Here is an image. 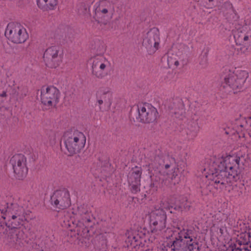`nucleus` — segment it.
I'll use <instances>...</instances> for the list:
<instances>
[{"label": "nucleus", "mask_w": 251, "mask_h": 251, "mask_svg": "<svg viewBox=\"0 0 251 251\" xmlns=\"http://www.w3.org/2000/svg\"><path fill=\"white\" fill-rule=\"evenodd\" d=\"M86 140L83 133L77 130L65 133L63 141L68 155L72 156L80 152L85 147Z\"/></svg>", "instance_id": "nucleus-5"}, {"label": "nucleus", "mask_w": 251, "mask_h": 251, "mask_svg": "<svg viewBox=\"0 0 251 251\" xmlns=\"http://www.w3.org/2000/svg\"><path fill=\"white\" fill-rule=\"evenodd\" d=\"M40 99L44 108L50 110L55 107L59 101L60 93L53 86H44L41 88Z\"/></svg>", "instance_id": "nucleus-7"}, {"label": "nucleus", "mask_w": 251, "mask_h": 251, "mask_svg": "<svg viewBox=\"0 0 251 251\" xmlns=\"http://www.w3.org/2000/svg\"><path fill=\"white\" fill-rule=\"evenodd\" d=\"M234 38L237 45L251 44V28L247 30L244 28L237 30L234 33Z\"/></svg>", "instance_id": "nucleus-19"}, {"label": "nucleus", "mask_w": 251, "mask_h": 251, "mask_svg": "<svg viewBox=\"0 0 251 251\" xmlns=\"http://www.w3.org/2000/svg\"><path fill=\"white\" fill-rule=\"evenodd\" d=\"M93 19L100 25H106L115 11L114 3L108 0H100L95 5Z\"/></svg>", "instance_id": "nucleus-6"}, {"label": "nucleus", "mask_w": 251, "mask_h": 251, "mask_svg": "<svg viewBox=\"0 0 251 251\" xmlns=\"http://www.w3.org/2000/svg\"><path fill=\"white\" fill-rule=\"evenodd\" d=\"M137 121L144 124L155 122L158 117L157 109L148 103H139L137 105Z\"/></svg>", "instance_id": "nucleus-10"}, {"label": "nucleus", "mask_w": 251, "mask_h": 251, "mask_svg": "<svg viewBox=\"0 0 251 251\" xmlns=\"http://www.w3.org/2000/svg\"><path fill=\"white\" fill-rule=\"evenodd\" d=\"M97 102L100 108L101 105L104 104L105 105L110 106L113 100V93L110 89L107 87L100 88L96 94Z\"/></svg>", "instance_id": "nucleus-18"}, {"label": "nucleus", "mask_w": 251, "mask_h": 251, "mask_svg": "<svg viewBox=\"0 0 251 251\" xmlns=\"http://www.w3.org/2000/svg\"><path fill=\"white\" fill-rule=\"evenodd\" d=\"M226 215L223 213L216 214L214 216L213 226L222 224L226 219Z\"/></svg>", "instance_id": "nucleus-23"}, {"label": "nucleus", "mask_w": 251, "mask_h": 251, "mask_svg": "<svg viewBox=\"0 0 251 251\" xmlns=\"http://www.w3.org/2000/svg\"><path fill=\"white\" fill-rule=\"evenodd\" d=\"M110 61L103 55H97L91 59V73L95 77L102 79L107 75L110 68Z\"/></svg>", "instance_id": "nucleus-11"}, {"label": "nucleus", "mask_w": 251, "mask_h": 251, "mask_svg": "<svg viewBox=\"0 0 251 251\" xmlns=\"http://www.w3.org/2000/svg\"><path fill=\"white\" fill-rule=\"evenodd\" d=\"M204 175H205V178H206V179H207V180L208 181H209V182H208L209 184H208V186H209V184H211L212 185H213L215 188H217V187L215 186V185H214V183L213 182V181H211V180H208V179L207 178H206V173H205V171H204ZM218 188H219V187H218ZM217 189H218V188H217ZM219 189H220V188H219Z\"/></svg>", "instance_id": "nucleus-24"}, {"label": "nucleus", "mask_w": 251, "mask_h": 251, "mask_svg": "<svg viewBox=\"0 0 251 251\" xmlns=\"http://www.w3.org/2000/svg\"><path fill=\"white\" fill-rule=\"evenodd\" d=\"M90 219H82V221H79L75 228V231L77 232V234L78 237H83L84 234L88 232L87 226H88V223L90 222Z\"/></svg>", "instance_id": "nucleus-21"}, {"label": "nucleus", "mask_w": 251, "mask_h": 251, "mask_svg": "<svg viewBox=\"0 0 251 251\" xmlns=\"http://www.w3.org/2000/svg\"><path fill=\"white\" fill-rule=\"evenodd\" d=\"M201 192H202V193H204L205 194H208V192H204V189L202 190Z\"/></svg>", "instance_id": "nucleus-28"}, {"label": "nucleus", "mask_w": 251, "mask_h": 251, "mask_svg": "<svg viewBox=\"0 0 251 251\" xmlns=\"http://www.w3.org/2000/svg\"><path fill=\"white\" fill-rule=\"evenodd\" d=\"M240 128H242L243 127V126L241 125H240Z\"/></svg>", "instance_id": "nucleus-31"}, {"label": "nucleus", "mask_w": 251, "mask_h": 251, "mask_svg": "<svg viewBox=\"0 0 251 251\" xmlns=\"http://www.w3.org/2000/svg\"><path fill=\"white\" fill-rule=\"evenodd\" d=\"M15 177L19 180L24 179L27 176L28 169L26 157L23 154L14 155L10 160Z\"/></svg>", "instance_id": "nucleus-13"}, {"label": "nucleus", "mask_w": 251, "mask_h": 251, "mask_svg": "<svg viewBox=\"0 0 251 251\" xmlns=\"http://www.w3.org/2000/svg\"><path fill=\"white\" fill-rule=\"evenodd\" d=\"M247 235L248 237H249V233H247Z\"/></svg>", "instance_id": "nucleus-32"}, {"label": "nucleus", "mask_w": 251, "mask_h": 251, "mask_svg": "<svg viewBox=\"0 0 251 251\" xmlns=\"http://www.w3.org/2000/svg\"><path fill=\"white\" fill-rule=\"evenodd\" d=\"M249 241V240H248V241H247V240H246V241H245L244 242V244H247V243H248V242Z\"/></svg>", "instance_id": "nucleus-30"}, {"label": "nucleus", "mask_w": 251, "mask_h": 251, "mask_svg": "<svg viewBox=\"0 0 251 251\" xmlns=\"http://www.w3.org/2000/svg\"><path fill=\"white\" fill-rule=\"evenodd\" d=\"M59 48L53 46L47 48L44 52L43 59L46 65L50 68L58 67L62 61Z\"/></svg>", "instance_id": "nucleus-16"}, {"label": "nucleus", "mask_w": 251, "mask_h": 251, "mask_svg": "<svg viewBox=\"0 0 251 251\" xmlns=\"http://www.w3.org/2000/svg\"><path fill=\"white\" fill-rule=\"evenodd\" d=\"M225 4H228L229 6H230L233 9V5L231 3H230L229 1H226L225 2Z\"/></svg>", "instance_id": "nucleus-25"}, {"label": "nucleus", "mask_w": 251, "mask_h": 251, "mask_svg": "<svg viewBox=\"0 0 251 251\" xmlns=\"http://www.w3.org/2000/svg\"><path fill=\"white\" fill-rule=\"evenodd\" d=\"M249 76V72L246 70H228L222 75L221 89L228 94H237L243 89Z\"/></svg>", "instance_id": "nucleus-4"}, {"label": "nucleus", "mask_w": 251, "mask_h": 251, "mask_svg": "<svg viewBox=\"0 0 251 251\" xmlns=\"http://www.w3.org/2000/svg\"><path fill=\"white\" fill-rule=\"evenodd\" d=\"M173 233L172 241L162 245L160 251H199L197 232L193 227L180 228Z\"/></svg>", "instance_id": "nucleus-3"}, {"label": "nucleus", "mask_w": 251, "mask_h": 251, "mask_svg": "<svg viewBox=\"0 0 251 251\" xmlns=\"http://www.w3.org/2000/svg\"><path fill=\"white\" fill-rule=\"evenodd\" d=\"M149 226L151 232L155 235H160L166 226L167 215L164 210L156 209L149 214Z\"/></svg>", "instance_id": "nucleus-8"}, {"label": "nucleus", "mask_w": 251, "mask_h": 251, "mask_svg": "<svg viewBox=\"0 0 251 251\" xmlns=\"http://www.w3.org/2000/svg\"><path fill=\"white\" fill-rule=\"evenodd\" d=\"M0 96L2 97H5L6 96V93L3 91L1 94H0Z\"/></svg>", "instance_id": "nucleus-26"}, {"label": "nucleus", "mask_w": 251, "mask_h": 251, "mask_svg": "<svg viewBox=\"0 0 251 251\" xmlns=\"http://www.w3.org/2000/svg\"><path fill=\"white\" fill-rule=\"evenodd\" d=\"M38 7L43 11L54 10L58 4L57 0H36Z\"/></svg>", "instance_id": "nucleus-20"}, {"label": "nucleus", "mask_w": 251, "mask_h": 251, "mask_svg": "<svg viewBox=\"0 0 251 251\" xmlns=\"http://www.w3.org/2000/svg\"><path fill=\"white\" fill-rule=\"evenodd\" d=\"M142 169L136 166L133 168L127 176L128 183L133 193H136L140 190Z\"/></svg>", "instance_id": "nucleus-17"}, {"label": "nucleus", "mask_w": 251, "mask_h": 251, "mask_svg": "<svg viewBox=\"0 0 251 251\" xmlns=\"http://www.w3.org/2000/svg\"><path fill=\"white\" fill-rule=\"evenodd\" d=\"M248 163L245 155L236 154L222 157H213L204 168L206 177L220 189L226 188L240 179V174Z\"/></svg>", "instance_id": "nucleus-1"}, {"label": "nucleus", "mask_w": 251, "mask_h": 251, "mask_svg": "<svg viewBox=\"0 0 251 251\" xmlns=\"http://www.w3.org/2000/svg\"><path fill=\"white\" fill-rule=\"evenodd\" d=\"M50 203L55 208L64 210L71 205L69 191L64 189L55 191L50 197Z\"/></svg>", "instance_id": "nucleus-15"}, {"label": "nucleus", "mask_w": 251, "mask_h": 251, "mask_svg": "<svg viewBox=\"0 0 251 251\" xmlns=\"http://www.w3.org/2000/svg\"><path fill=\"white\" fill-rule=\"evenodd\" d=\"M160 44V33L157 28L150 29L144 35L142 45L149 54H154L159 49Z\"/></svg>", "instance_id": "nucleus-12"}, {"label": "nucleus", "mask_w": 251, "mask_h": 251, "mask_svg": "<svg viewBox=\"0 0 251 251\" xmlns=\"http://www.w3.org/2000/svg\"><path fill=\"white\" fill-rule=\"evenodd\" d=\"M174 202L175 200L172 197L163 198L161 201L160 207L159 209H169L171 207H173Z\"/></svg>", "instance_id": "nucleus-22"}, {"label": "nucleus", "mask_w": 251, "mask_h": 251, "mask_svg": "<svg viewBox=\"0 0 251 251\" xmlns=\"http://www.w3.org/2000/svg\"><path fill=\"white\" fill-rule=\"evenodd\" d=\"M0 211L7 226L5 229L0 228V233L5 234L7 242L14 249L21 250L24 247V232L19 228L25 220L24 208L16 203H7L6 209H0Z\"/></svg>", "instance_id": "nucleus-2"}, {"label": "nucleus", "mask_w": 251, "mask_h": 251, "mask_svg": "<svg viewBox=\"0 0 251 251\" xmlns=\"http://www.w3.org/2000/svg\"><path fill=\"white\" fill-rule=\"evenodd\" d=\"M174 64H175V65L176 66V67H177V66H178L179 65V64L178 61L176 60V61L175 62Z\"/></svg>", "instance_id": "nucleus-27"}, {"label": "nucleus", "mask_w": 251, "mask_h": 251, "mask_svg": "<svg viewBox=\"0 0 251 251\" xmlns=\"http://www.w3.org/2000/svg\"><path fill=\"white\" fill-rule=\"evenodd\" d=\"M241 131H242V130L241 129L240 130L239 128H238V129H236V132L238 133H239V132H240Z\"/></svg>", "instance_id": "nucleus-29"}, {"label": "nucleus", "mask_w": 251, "mask_h": 251, "mask_svg": "<svg viewBox=\"0 0 251 251\" xmlns=\"http://www.w3.org/2000/svg\"><path fill=\"white\" fill-rule=\"evenodd\" d=\"M176 170L175 168L172 167L169 164H166L159 169L158 167L154 168L152 164L150 165L149 171L151 181V186H155L156 183L160 180L158 175L166 176L167 177L173 179L177 176Z\"/></svg>", "instance_id": "nucleus-14"}, {"label": "nucleus", "mask_w": 251, "mask_h": 251, "mask_svg": "<svg viewBox=\"0 0 251 251\" xmlns=\"http://www.w3.org/2000/svg\"><path fill=\"white\" fill-rule=\"evenodd\" d=\"M5 35L9 41L16 44L24 43L28 39L26 29L15 23H10L7 25Z\"/></svg>", "instance_id": "nucleus-9"}]
</instances>
